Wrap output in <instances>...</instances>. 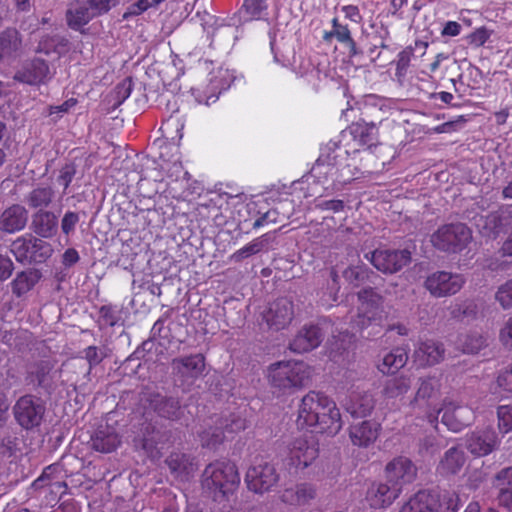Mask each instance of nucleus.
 <instances>
[{
  "label": "nucleus",
  "instance_id": "15",
  "mask_svg": "<svg viewBox=\"0 0 512 512\" xmlns=\"http://www.w3.org/2000/svg\"><path fill=\"white\" fill-rule=\"evenodd\" d=\"M465 442L468 451L477 457L489 455L500 443L493 428L477 429L466 435Z\"/></svg>",
  "mask_w": 512,
  "mask_h": 512
},
{
  "label": "nucleus",
  "instance_id": "21",
  "mask_svg": "<svg viewBox=\"0 0 512 512\" xmlns=\"http://www.w3.org/2000/svg\"><path fill=\"white\" fill-rule=\"evenodd\" d=\"M147 402L148 406L146 408L152 410L161 418L177 421L182 416L181 404L177 398L153 393L149 395Z\"/></svg>",
  "mask_w": 512,
  "mask_h": 512
},
{
  "label": "nucleus",
  "instance_id": "58",
  "mask_svg": "<svg viewBox=\"0 0 512 512\" xmlns=\"http://www.w3.org/2000/svg\"><path fill=\"white\" fill-rule=\"evenodd\" d=\"M84 358L89 364V370H92L94 367L98 366L105 355L99 350L97 346L91 345L84 349Z\"/></svg>",
  "mask_w": 512,
  "mask_h": 512
},
{
  "label": "nucleus",
  "instance_id": "19",
  "mask_svg": "<svg viewBox=\"0 0 512 512\" xmlns=\"http://www.w3.org/2000/svg\"><path fill=\"white\" fill-rule=\"evenodd\" d=\"M392 484L375 482L367 490L366 501L373 509L389 507L401 494Z\"/></svg>",
  "mask_w": 512,
  "mask_h": 512
},
{
  "label": "nucleus",
  "instance_id": "57",
  "mask_svg": "<svg viewBox=\"0 0 512 512\" xmlns=\"http://www.w3.org/2000/svg\"><path fill=\"white\" fill-rule=\"evenodd\" d=\"M412 54L411 49H404L398 53L396 60V76L401 77L406 74Z\"/></svg>",
  "mask_w": 512,
  "mask_h": 512
},
{
  "label": "nucleus",
  "instance_id": "56",
  "mask_svg": "<svg viewBox=\"0 0 512 512\" xmlns=\"http://www.w3.org/2000/svg\"><path fill=\"white\" fill-rule=\"evenodd\" d=\"M80 221L79 214L74 211H66L61 219V230L65 236H69L75 231Z\"/></svg>",
  "mask_w": 512,
  "mask_h": 512
},
{
  "label": "nucleus",
  "instance_id": "42",
  "mask_svg": "<svg viewBox=\"0 0 512 512\" xmlns=\"http://www.w3.org/2000/svg\"><path fill=\"white\" fill-rule=\"evenodd\" d=\"M331 25L335 31V39L348 49L351 56H355L357 54V44L348 25L340 23L338 17L331 20Z\"/></svg>",
  "mask_w": 512,
  "mask_h": 512
},
{
  "label": "nucleus",
  "instance_id": "29",
  "mask_svg": "<svg viewBox=\"0 0 512 512\" xmlns=\"http://www.w3.org/2000/svg\"><path fill=\"white\" fill-rule=\"evenodd\" d=\"M121 444L118 433L110 427H101L91 437V447L100 453H111Z\"/></svg>",
  "mask_w": 512,
  "mask_h": 512
},
{
  "label": "nucleus",
  "instance_id": "22",
  "mask_svg": "<svg viewBox=\"0 0 512 512\" xmlns=\"http://www.w3.org/2000/svg\"><path fill=\"white\" fill-rule=\"evenodd\" d=\"M341 404L353 418H363L371 414L375 400L368 392L351 390Z\"/></svg>",
  "mask_w": 512,
  "mask_h": 512
},
{
  "label": "nucleus",
  "instance_id": "51",
  "mask_svg": "<svg viewBox=\"0 0 512 512\" xmlns=\"http://www.w3.org/2000/svg\"><path fill=\"white\" fill-rule=\"evenodd\" d=\"M495 299L504 310L512 308V278L498 287Z\"/></svg>",
  "mask_w": 512,
  "mask_h": 512
},
{
  "label": "nucleus",
  "instance_id": "10",
  "mask_svg": "<svg viewBox=\"0 0 512 512\" xmlns=\"http://www.w3.org/2000/svg\"><path fill=\"white\" fill-rule=\"evenodd\" d=\"M370 261L377 270L393 274L411 262V253L407 249H376L371 253Z\"/></svg>",
  "mask_w": 512,
  "mask_h": 512
},
{
  "label": "nucleus",
  "instance_id": "23",
  "mask_svg": "<svg viewBox=\"0 0 512 512\" xmlns=\"http://www.w3.org/2000/svg\"><path fill=\"white\" fill-rule=\"evenodd\" d=\"M322 332L319 326L304 325L289 344L292 352L302 354L317 348L322 342Z\"/></svg>",
  "mask_w": 512,
  "mask_h": 512
},
{
  "label": "nucleus",
  "instance_id": "17",
  "mask_svg": "<svg viewBox=\"0 0 512 512\" xmlns=\"http://www.w3.org/2000/svg\"><path fill=\"white\" fill-rule=\"evenodd\" d=\"M170 474L180 481H188L197 470V462L194 456L181 451L171 452L165 459Z\"/></svg>",
  "mask_w": 512,
  "mask_h": 512
},
{
  "label": "nucleus",
  "instance_id": "48",
  "mask_svg": "<svg viewBox=\"0 0 512 512\" xmlns=\"http://www.w3.org/2000/svg\"><path fill=\"white\" fill-rule=\"evenodd\" d=\"M225 439V432L223 427L209 428L200 434V440L203 447L215 448L217 445L223 443Z\"/></svg>",
  "mask_w": 512,
  "mask_h": 512
},
{
  "label": "nucleus",
  "instance_id": "11",
  "mask_svg": "<svg viewBox=\"0 0 512 512\" xmlns=\"http://www.w3.org/2000/svg\"><path fill=\"white\" fill-rule=\"evenodd\" d=\"M385 475L387 482L402 492L405 485L416 479L417 468L409 458L397 456L386 464Z\"/></svg>",
  "mask_w": 512,
  "mask_h": 512
},
{
  "label": "nucleus",
  "instance_id": "12",
  "mask_svg": "<svg viewBox=\"0 0 512 512\" xmlns=\"http://www.w3.org/2000/svg\"><path fill=\"white\" fill-rule=\"evenodd\" d=\"M319 449L316 443H310L306 438H295L288 447L286 462L295 470H303L310 466L318 457Z\"/></svg>",
  "mask_w": 512,
  "mask_h": 512
},
{
  "label": "nucleus",
  "instance_id": "45",
  "mask_svg": "<svg viewBox=\"0 0 512 512\" xmlns=\"http://www.w3.org/2000/svg\"><path fill=\"white\" fill-rule=\"evenodd\" d=\"M94 17V13H91L89 7L86 6H81L75 10H68L66 15L68 26L74 30H79Z\"/></svg>",
  "mask_w": 512,
  "mask_h": 512
},
{
  "label": "nucleus",
  "instance_id": "26",
  "mask_svg": "<svg viewBox=\"0 0 512 512\" xmlns=\"http://www.w3.org/2000/svg\"><path fill=\"white\" fill-rule=\"evenodd\" d=\"M28 221V211L20 204H13L6 208L0 216V230L7 233H16L23 230Z\"/></svg>",
  "mask_w": 512,
  "mask_h": 512
},
{
  "label": "nucleus",
  "instance_id": "49",
  "mask_svg": "<svg viewBox=\"0 0 512 512\" xmlns=\"http://www.w3.org/2000/svg\"><path fill=\"white\" fill-rule=\"evenodd\" d=\"M226 87H218V80L211 79L207 89L203 92L198 90V94H196V100L199 103H204L206 105H210L211 103H215L219 98V95Z\"/></svg>",
  "mask_w": 512,
  "mask_h": 512
},
{
  "label": "nucleus",
  "instance_id": "25",
  "mask_svg": "<svg viewBox=\"0 0 512 512\" xmlns=\"http://www.w3.org/2000/svg\"><path fill=\"white\" fill-rule=\"evenodd\" d=\"M445 349L442 343L434 340L420 342L414 351V361L421 367L433 366L444 359Z\"/></svg>",
  "mask_w": 512,
  "mask_h": 512
},
{
  "label": "nucleus",
  "instance_id": "14",
  "mask_svg": "<svg viewBox=\"0 0 512 512\" xmlns=\"http://www.w3.org/2000/svg\"><path fill=\"white\" fill-rule=\"evenodd\" d=\"M247 487L255 493H264L279 481V474L271 463H263L248 469L245 477Z\"/></svg>",
  "mask_w": 512,
  "mask_h": 512
},
{
  "label": "nucleus",
  "instance_id": "6",
  "mask_svg": "<svg viewBox=\"0 0 512 512\" xmlns=\"http://www.w3.org/2000/svg\"><path fill=\"white\" fill-rule=\"evenodd\" d=\"M16 423L25 430H32L41 425L46 406L44 401L32 394L19 397L13 406Z\"/></svg>",
  "mask_w": 512,
  "mask_h": 512
},
{
  "label": "nucleus",
  "instance_id": "13",
  "mask_svg": "<svg viewBox=\"0 0 512 512\" xmlns=\"http://www.w3.org/2000/svg\"><path fill=\"white\" fill-rule=\"evenodd\" d=\"M294 319V303L292 300L281 297L270 303L263 313V320L269 329L280 331L287 328Z\"/></svg>",
  "mask_w": 512,
  "mask_h": 512
},
{
  "label": "nucleus",
  "instance_id": "43",
  "mask_svg": "<svg viewBox=\"0 0 512 512\" xmlns=\"http://www.w3.org/2000/svg\"><path fill=\"white\" fill-rule=\"evenodd\" d=\"M98 314L97 323L100 329L114 327L122 320V311L117 305H103L99 308Z\"/></svg>",
  "mask_w": 512,
  "mask_h": 512
},
{
  "label": "nucleus",
  "instance_id": "32",
  "mask_svg": "<svg viewBox=\"0 0 512 512\" xmlns=\"http://www.w3.org/2000/svg\"><path fill=\"white\" fill-rule=\"evenodd\" d=\"M465 461L463 450L458 447H451L445 452L437 466V471L444 476L457 474L464 466Z\"/></svg>",
  "mask_w": 512,
  "mask_h": 512
},
{
  "label": "nucleus",
  "instance_id": "38",
  "mask_svg": "<svg viewBox=\"0 0 512 512\" xmlns=\"http://www.w3.org/2000/svg\"><path fill=\"white\" fill-rule=\"evenodd\" d=\"M269 0H244L241 12L245 21H257L268 16Z\"/></svg>",
  "mask_w": 512,
  "mask_h": 512
},
{
  "label": "nucleus",
  "instance_id": "18",
  "mask_svg": "<svg viewBox=\"0 0 512 512\" xmlns=\"http://www.w3.org/2000/svg\"><path fill=\"white\" fill-rule=\"evenodd\" d=\"M382 426L374 420H363L349 427V438L353 445L367 448L378 439Z\"/></svg>",
  "mask_w": 512,
  "mask_h": 512
},
{
  "label": "nucleus",
  "instance_id": "4",
  "mask_svg": "<svg viewBox=\"0 0 512 512\" xmlns=\"http://www.w3.org/2000/svg\"><path fill=\"white\" fill-rule=\"evenodd\" d=\"M359 306L352 329L362 331L371 325L380 326L383 315V297L373 288H364L357 293Z\"/></svg>",
  "mask_w": 512,
  "mask_h": 512
},
{
  "label": "nucleus",
  "instance_id": "63",
  "mask_svg": "<svg viewBox=\"0 0 512 512\" xmlns=\"http://www.w3.org/2000/svg\"><path fill=\"white\" fill-rule=\"evenodd\" d=\"M499 340L506 348H512V316L507 319L499 332Z\"/></svg>",
  "mask_w": 512,
  "mask_h": 512
},
{
  "label": "nucleus",
  "instance_id": "62",
  "mask_svg": "<svg viewBox=\"0 0 512 512\" xmlns=\"http://www.w3.org/2000/svg\"><path fill=\"white\" fill-rule=\"evenodd\" d=\"M297 491L299 495V504L303 505L314 499L316 496L315 488L308 483H302L297 485Z\"/></svg>",
  "mask_w": 512,
  "mask_h": 512
},
{
  "label": "nucleus",
  "instance_id": "52",
  "mask_svg": "<svg viewBox=\"0 0 512 512\" xmlns=\"http://www.w3.org/2000/svg\"><path fill=\"white\" fill-rule=\"evenodd\" d=\"M221 426L225 434H237L247 428V420L238 414H231L229 418L225 419V423L221 424Z\"/></svg>",
  "mask_w": 512,
  "mask_h": 512
},
{
  "label": "nucleus",
  "instance_id": "3",
  "mask_svg": "<svg viewBox=\"0 0 512 512\" xmlns=\"http://www.w3.org/2000/svg\"><path fill=\"white\" fill-rule=\"evenodd\" d=\"M311 374V367L303 361H278L269 365L267 379L271 387L291 393L302 389L310 381Z\"/></svg>",
  "mask_w": 512,
  "mask_h": 512
},
{
  "label": "nucleus",
  "instance_id": "24",
  "mask_svg": "<svg viewBox=\"0 0 512 512\" xmlns=\"http://www.w3.org/2000/svg\"><path fill=\"white\" fill-rule=\"evenodd\" d=\"M177 375L184 381H194L200 378L205 370L203 354H193L173 360Z\"/></svg>",
  "mask_w": 512,
  "mask_h": 512
},
{
  "label": "nucleus",
  "instance_id": "30",
  "mask_svg": "<svg viewBox=\"0 0 512 512\" xmlns=\"http://www.w3.org/2000/svg\"><path fill=\"white\" fill-rule=\"evenodd\" d=\"M439 504L433 497V492L420 490L402 506L400 512H437Z\"/></svg>",
  "mask_w": 512,
  "mask_h": 512
},
{
  "label": "nucleus",
  "instance_id": "5",
  "mask_svg": "<svg viewBox=\"0 0 512 512\" xmlns=\"http://www.w3.org/2000/svg\"><path fill=\"white\" fill-rule=\"evenodd\" d=\"M471 240L472 231L463 223L442 225L431 236L432 245L436 249L447 253L461 252Z\"/></svg>",
  "mask_w": 512,
  "mask_h": 512
},
{
  "label": "nucleus",
  "instance_id": "8",
  "mask_svg": "<svg viewBox=\"0 0 512 512\" xmlns=\"http://www.w3.org/2000/svg\"><path fill=\"white\" fill-rule=\"evenodd\" d=\"M466 282L465 277L459 273L436 271L428 275L424 287L437 298L452 296L458 293Z\"/></svg>",
  "mask_w": 512,
  "mask_h": 512
},
{
  "label": "nucleus",
  "instance_id": "34",
  "mask_svg": "<svg viewBox=\"0 0 512 512\" xmlns=\"http://www.w3.org/2000/svg\"><path fill=\"white\" fill-rule=\"evenodd\" d=\"M483 235L491 238H496L507 225V217L503 209L492 211L486 216L480 218Z\"/></svg>",
  "mask_w": 512,
  "mask_h": 512
},
{
  "label": "nucleus",
  "instance_id": "64",
  "mask_svg": "<svg viewBox=\"0 0 512 512\" xmlns=\"http://www.w3.org/2000/svg\"><path fill=\"white\" fill-rule=\"evenodd\" d=\"M499 488V494H498V503L500 506L506 508L507 510L511 511L512 509V488L507 487H498Z\"/></svg>",
  "mask_w": 512,
  "mask_h": 512
},
{
  "label": "nucleus",
  "instance_id": "50",
  "mask_svg": "<svg viewBox=\"0 0 512 512\" xmlns=\"http://www.w3.org/2000/svg\"><path fill=\"white\" fill-rule=\"evenodd\" d=\"M369 269L363 265L349 266L343 272V277L354 286H359L368 278Z\"/></svg>",
  "mask_w": 512,
  "mask_h": 512
},
{
  "label": "nucleus",
  "instance_id": "37",
  "mask_svg": "<svg viewBox=\"0 0 512 512\" xmlns=\"http://www.w3.org/2000/svg\"><path fill=\"white\" fill-rule=\"evenodd\" d=\"M53 369V365L48 360H40L33 363L26 376V380L29 383L36 385L37 387H44L49 380L50 372Z\"/></svg>",
  "mask_w": 512,
  "mask_h": 512
},
{
  "label": "nucleus",
  "instance_id": "39",
  "mask_svg": "<svg viewBox=\"0 0 512 512\" xmlns=\"http://www.w3.org/2000/svg\"><path fill=\"white\" fill-rule=\"evenodd\" d=\"M411 388V379L408 376H398L386 381L382 394L387 399L403 397Z\"/></svg>",
  "mask_w": 512,
  "mask_h": 512
},
{
  "label": "nucleus",
  "instance_id": "54",
  "mask_svg": "<svg viewBox=\"0 0 512 512\" xmlns=\"http://www.w3.org/2000/svg\"><path fill=\"white\" fill-rule=\"evenodd\" d=\"M492 32L485 26L476 28L467 36V42L474 48L483 46L491 37Z\"/></svg>",
  "mask_w": 512,
  "mask_h": 512
},
{
  "label": "nucleus",
  "instance_id": "1",
  "mask_svg": "<svg viewBox=\"0 0 512 512\" xmlns=\"http://www.w3.org/2000/svg\"><path fill=\"white\" fill-rule=\"evenodd\" d=\"M296 424L300 429H313L331 436L343 427L336 402L324 392L315 390L309 391L300 400Z\"/></svg>",
  "mask_w": 512,
  "mask_h": 512
},
{
  "label": "nucleus",
  "instance_id": "44",
  "mask_svg": "<svg viewBox=\"0 0 512 512\" xmlns=\"http://www.w3.org/2000/svg\"><path fill=\"white\" fill-rule=\"evenodd\" d=\"M183 128L184 123L182 121L181 115H179L177 110L167 119L162 121L160 130L162 131L163 136L167 139L175 140L177 138L180 140L183 137Z\"/></svg>",
  "mask_w": 512,
  "mask_h": 512
},
{
  "label": "nucleus",
  "instance_id": "60",
  "mask_svg": "<svg viewBox=\"0 0 512 512\" xmlns=\"http://www.w3.org/2000/svg\"><path fill=\"white\" fill-rule=\"evenodd\" d=\"M132 92V83L131 80H124L123 82L116 85L114 89V95L116 106L121 105L131 94Z\"/></svg>",
  "mask_w": 512,
  "mask_h": 512
},
{
  "label": "nucleus",
  "instance_id": "46",
  "mask_svg": "<svg viewBox=\"0 0 512 512\" xmlns=\"http://www.w3.org/2000/svg\"><path fill=\"white\" fill-rule=\"evenodd\" d=\"M433 497L436 498L439 507L437 512H457L459 509V497L455 493L444 492L438 494L433 492Z\"/></svg>",
  "mask_w": 512,
  "mask_h": 512
},
{
  "label": "nucleus",
  "instance_id": "41",
  "mask_svg": "<svg viewBox=\"0 0 512 512\" xmlns=\"http://www.w3.org/2000/svg\"><path fill=\"white\" fill-rule=\"evenodd\" d=\"M33 239L31 235L21 236L11 244V252L18 262H31L36 260L37 254L33 255Z\"/></svg>",
  "mask_w": 512,
  "mask_h": 512
},
{
  "label": "nucleus",
  "instance_id": "35",
  "mask_svg": "<svg viewBox=\"0 0 512 512\" xmlns=\"http://www.w3.org/2000/svg\"><path fill=\"white\" fill-rule=\"evenodd\" d=\"M55 192L50 186H38L32 189L26 196V203L31 209L47 210L52 204Z\"/></svg>",
  "mask_w": 512,
  "mask_h": 512
},
{
  "label": "nucleus",
  "instance_id": "31",
  "mask_svg": "<svg viewBox=\"0 0 512 512\" xmlns=\"http://www.w3.org/2000/svg\"><path fill=\"white\" fill-rule=\"evenodd\" d=\"M173 441V433L171 430H157L155 427H151V431L149 427L146 428V432L144 434L143 447L146 450H152V448L156 449V453L154 456L160 457V450L164 449L167 445V448L172 446Z\"/></svg>",
  "mask_w": 512,
  "mask_h": 512
},
{
  "label": "nucleus",
  "instance_id": "55",
  "mask_svg": "<svg viewBox=\"0 0 512 512\" xmlns=\"http://www.w3.org/2000/svg\"><path fill=\"white\" fill-rule=\"evenodd\" d=\"M52 252L53 249L49 243L34 237L32 254H37L36 260H34L35 262L45 261L52 255Z\"/></svg>",
  "mask_w": 512,
  "mask_h": 512
},
{
  "label": "nucleus",
  "instance_id": "27",
  "mask_svg": "<svg viewBox=\"0 0 512 512\" xmlns=\"http://www.w3.org/2000/svg\"><path fill=\"white\" fill-rule=\"evenodd\" d=\"M348 131L352 139L360 147L371 148L378 144L379 130L374 122L368 123L364 120L353 122L348 127Z\"/></svg>",
  "mask_w": 512,
  "mask_h": 512
},
{
  "label": "nucleus",
  "instance_id": "59",
  "mask_svg": "<svg viewBox=\"0 0 512 512\" xmlns=\"http://www.w3.org/2000/svg\"><path fill=\"white\" fill-rule=\"evenodd\" d=\"M496 383L501 390L512 392V364L498 373Z\"/></svg>",
  "mask_w": 512,
  "mask_h": 512
},
{
  "label": "nucleus",
  "instance_id": "36",
  "mask_svg": "<svg viewBox=\"0 0 512 512\" xmlns=\"http://www.w3.org/2000/svg\"><path fill=\"white\" fill-rule=\"evenodd\" d=\"M40 274L35 270L22 271L11 282V290L14 295L21 297L31 291L40 279Z\"/></svg>",
  "mask_w": 512,
  "mask_h": 512
},
{
  "label": "nucleus",
  "instance_id": "20",
  "mask_svg": "<svg viewBox=\"0 0 512 512\" xmlns=\"http://www.w3.org/2000/svg\"><path fill=\"white\" fill-rule=\"evenodd\" d=\"M49 74L48 63L43 59L34 58L15 73L14 79L29 85H41L49 79Z\"/></svg>",
  "mask_w": 512,
  "mask_h": 512
},
{
  "label": "nucleus",
  "instance_id": "2",
  "mask_svg": "<svg viewBox=\"0 0 512 512\" xmlns=\"http://www.w3.org/2000/svg\"><path fill=\"white\" fill-rule=\"evenodd\" d=\"M202 487L218 503L229 501L240 485L236 464L230 460L209 463L202 473Z\"/></svg>",
  "mask_w": 512,
  "mask_h": 512
},
{
  "label": "nucleus",
  "instance_id": "7",
  "mask_svg": "<svg viewBox=\"0 0 512 512\" xmlns=\"http://www.w3.org/2000/svg\"><path fill=\"white\" fill-rule=\"evenodd\" d=\"M32 487L42 490L47 505L56 504L68 490L67 483L62 479L59 466L52 464L44 468L41 475L32 482Z\"/></svg>",
  "mask_w": 512,
  "mask_h": 512
},
{
  "label": "nucleus",
  "instance_id": "61",
  "mask_svg": "<svg viewBox=\"0 0 512 512\" xmlns=\"http://www.w3.org/2000/svg\"><path fill=\"white\" fill-rule=\"evenodd\" d=\"M493 485L512 488V466L500 470L494 478Z\"/></svg>",
  "mask_w": 512,
  "mask_h": 512
},
{
  "label": "nucleus",
  "instance_id": "16",
  "mask_svg": "<svg viewBox=\"0 0 512 512\" xmlns=\"http://www.w3.org/2000/svg\"><path fill=\"white\" fill-rule=\"evenodd\" d=\"M443 415L442 423L451 431L459 432L468 426L473 420V411L471 408L458 405L444 400L442 405Z\"/></svg>",
  "mask_w": 512,
  "mask_h": 512
},
{
  "label": "nucleus",
  "instance_id": "33",
  "mask_svg": "<svg viewBox=\"0 0 512 512\" xmlns=\"http://www.w3.org/2000/svg\"><path fill=\"white\" fill-rule=\"evenodd\" d=\"M407 360V350L396 347L383 356L381 361L378 362L377 368L383 374H395L406 365Z\"/></svg>",
  "mask_w": 512,
  "mask_h": 512
},
{
  "label": "nucleus",
  "instance_id": "9",
  "mask_svg": "<svg viewBox=\"0 0 512 512\" xmlns=\"http://www.w3.org/2000/svg\"><path fill=\"white\" fill-rule=\"evenodd\" d=\"M442 379L440 376H428L420 379L419 387L416 392L415 402L426 401L429 411L427 412L428 421L433 424L437 421L442 407L439 406L441 398Z\"/></svg>",
  "mask_w": 512,
  "mask_h": 512
},
{
  "label": "nucleus",
  "instance_id": "40",
  "mask_svg": "<svg viewBox=\"0 0 512 512\" xmlns=\"http://www.w3.org/2000/svg\"><path fill=\"white\" fill-rule=\"evenodd\" d=\"M21 45L20 33L15 28H7L0 33V53L3 57L14 55Z\"/></svg>",
  "mask_w": 512,
  "mask_h": 512
},
{
  "label": "nucleus",
  "instance_id": "47",
  "mask_svg": "<svg viewBox=\"0 0 512 512\" xmlns=\"http://www.w3.org/2000/svg\"><path fill=\"white\" fill-rule=\"evenodd\" d=\"M461 351L467 354L478 353L485 345L486 339L482 335H465L459 338Z\"/></svg>",
  "mask_w": 512,
  "mask_h": 512
},
{
  "label": "nucleus",
  "instance_id": "28",
  "mask_svg": "<svg viewBox=\"0 0 512 512\" xmlns=\"http://www.w3.org/2000/svg\"><path fill=\"white\" fill-rule=\"evenodd\" d=\"M58 217L49 210H38L32 215L31 229L41 238H53L58 232Z\"/></svg>",
  "mask_w": 512,
  "mask_h": 512
},
{
  "label": "nucleus",
  "instance_id": "53",
  "mask_svg": "<svg viewBox=\"0 0 512 512\" xmlns=\"http://www.w3.org/2000/svg\"><path fill=\"white\" fill-rule=\"evenodd\" d=\"M498 426L503 433L512 431V405H501L497 409Z\"/></svg>",
  "mask_w": 512,
  "mask_h": 512
}]
</instances>
